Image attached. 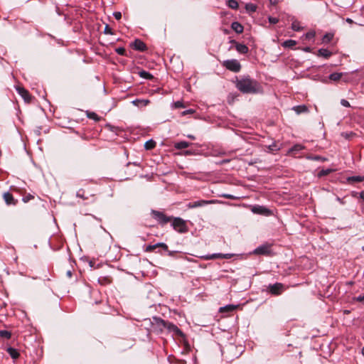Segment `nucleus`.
<instances>
[{"label": "nucleus", "mask_w": 364, "mask_h": 364, "mask_svg": "<svg viewBox=\"0 0 364 364\" xmlns=\"http://www.w3.org/2000/svg\"><path fill=\"white\" fill-rule=\"evenodd\" d=\"M347 181L348 183L362 182L364 181V176H350L347 178Z\"/></svg>", "instance_id": "obj_24"}, {"label": "nucleus", "mask_w": 364, "mask_h": 364, "mask_svg": "<svg viewBox=\"0 0 364 364\" xmlns=\"http://www.w3.org/2000/svg\"><path fill=\"white\" fill-rule=\"evenodd\" d=\"M132 48L139 51H144L146 49V44L139 39H136L132 43Z\"/></svg>", "instance_id": "obj_15"}, {"label": "nucleus", "mask_w": 364, "mask_h": 364, "mask_svg": "<svg viewBox=\"0 0 364 364\" xmlns=\"http://www.w3.org/2000/svg\"><path fill=\"white\" fill-rule=\"evenodd\" d=\"M303 149H304V146L302 145H301V144H296V145H294L292 147L291 150L294 151H300V150H301Z\"/></svg>", "instance_id": "obj_40"}, {"label": "nucleus", "mask_w": 364, "mask_h": 364, "mask_svg": "<svg viewBox=\"0 0 364 364\" xmlns=\"http://www.w3.org/2000/svg\"><path fill=\"white\" fill-rule=\"evenodd\" d=\"M156 146V142L151 139L145 142L144 147L146 150H151L154 149Z\"/></svg>", "instance_id": "obj_28"}, {"label": "nucleus", "mask_w": 364, "mask_h": 364, "mask_svg": "<svg viewBox=\"0 0 364 364\" xmlns=\"http://www.w3.org/2000/svg\"><path fill=\"white\" fill-rule=\"evenodd\" d=\"M302 50L306 53H310L311 51V48L310 47H304L302 48Z\"/></svg>", "instance_id": "obj_48"}, {"label": "nucleus", "mask_w": 364, "mask_h": 364, "mask_svg": "<svg viewBox=\"0 0 364 364\" xmlns=\"http://www.w3.org/2000/svg\"><path fill=\"white\" fill-rule=\"evenodd\" d=\"M268 291L275 296L282 294L285 290V287L282 283H275L274 284H269L267 287Z\"/></svg>", "instance_id": "obj_5"}, {"label": "nucleus", "mask_w": 364, "mask_h": 364, "mask_svg": "<svg viewBox=\"0 0 364 364\" xmlns=\"http://www.w3.org/2000/svg\"><path fill=\"white\" fill-rule=\"evenodd\" d=\"M235 85L238 90L245 94H256L261 92L262 90L260 84L249 76L237 79Z\"/></svg>", "instance_id": "obj_1"}, {"label": "nucleus", "mask_w": 364, "mask_h": 364, "mask_svg": "<svg viewBox=\"0 0 364 364\" xmlns=\"http://www.w3.org/2000/svg\"><path fill=\"white\" fill-rule=\"evenodd\" d=\"M151 215L161 225H164L172 220V217L166 216L164 213L158 210H152Z\"/></svg>", "instance_id": "obj_3"}, {"label": "nucleus", "mask_w": 364, "mask_h": 364, "mask_svg": "<svg viewBox=\"0 0 364 364\" xmlns=\"http://www.w3.org/2000/svg\"><path fill=\"white\" fill-rule=\"evenodd\" d=\"M292 109L298 114L301 113H306L309 112V108L304 105L295 106Z\"/></svg>", "instance_id": "obj_18"}, {"label": "nucleus", "mask_w": 364, "mask_h": 364, "mask_svg": "<svg viewBox=\"0 0 364 364\" xmlns=\"http://www.w3.org/2000/svg\"><path fill=\"white\" fill-rule=\"evenodd\" d=\"M303 28L301 26H300V23L298 21L295 20L292 22L291 23V29L293 31H299L302 29Z\"/></svg>", "instance_id": "obj_30"}, {"label": "nucleus", "mask_w": 364, "mask_h": 364, "mask_svg": "<svg viewBox=\"0 0 364 364\" xmlns=\"http://www.w3.org/2000/svg\"><path fill=\"white\" fill-rule=\"evenodd\" d=\"M230 159H224V160H222L220 162H219V164H224L230 162Z\"/></svg>", "instance_id": "obj_51"}, {"label": "nucleus", "mask_w": 364, "mask_h": 364, "mask_svg": "<svg viewBox=\"0 0 364 364\" xmlns=\"http://www.w3.org/2000/svg\"><path fill=\"white\" fill-rule=\"evenodd\" d=\"M296 45V41L294 40H287L282 43L284 48H293Z\"/></svg>", "instance_id": "obj_25"}, {"label": "nucleus", "mask_w": 364, "mask_h": 364, "mask_svg": "<svg viewBox=\"0 0 364 364\" xmlns=\"http://www.w3.org/2000/svg\"><path fill=\"white\" fill-rule=\"evenodd\" d=\"M157 248H161L164 251H167L168 252V255L169 256H173V255L174 252L168 251L167 245L164 243V242H159V243H156L155 245H149L146 246L145 251L146 252H152V251L155 250Z\"/></svg>", "instance_id": "obj_6"}, {"label": "nucleus", "mask_w": 364, "mask_h": 364, "mask_svg": "<svg viewBox=\"0 0 364 364\" xmlns=\"http://www.w3.org/2000/svg\"><path fill=\"white\" fill-rule=\"evenodd\" d=\"M315 36V32L314 31H309L305 34L306 39L311 40L314 38Z\"/></svg>", "instance_id": "obj_38"}, {"label": "nucleus", "mask_w": 364, "mask_h": 364, "mask_svg": "<svg viewBox=\"0 0 364 364\" xmlns=\"http://www.w3.org/2000/svg\"><path fill=\"white\" fill-rule=\"evenodd\" d=\"M279 2V0H269V4L271 5H276Z\"/></svg>", "instance_id": "obj_50"}, {"label": "nucleus", "mask_w": 364, "mask_h": 364, "mask_svg": "<svg viewBox=\"0 0 364 364\" xmlns=\"http://www.w3.org/2000/svg\"><path fill=\"white\" fill-rule=\"evenodd\" d=\"M153 321V325L155 326L157 328H159V330L161 332L163 331L164 328H166V326L168 322L159 317H154Z\"/></svg>", "instance_id": "obj_10"}, {"label": "nucleus", "mask_w": 364, "mask_h": 364, "mask_svg": "<svg viewBox=\"0 0 364 364\" xmlns=\"http://www.w3.org/2000/svg\"><path fill=\"white\" fill-rule=\"evenodd\" d=\"M270 252V245L268 244L262 245L253 251V253L257 255H269Z\"/></svg>", "instance_id": "obj_9"}, {"label": "nucleus", "mask_w": 364, "mask_h": 364, "mask_svg": "<svg viewBox=\"0 0 364 364\" xmlns=\"http://www.w3.org/2000/svg\"><path fill=\"white\" fill-rule=\"evenodd\" d=\"M231 28L237 33H242L243 32V26L237 21H234L231 24Z\"/></svg>", "instance_id": "obj_19"}, {"label": "nucleus", "mask_w": 364, "mask_h": 364, "mask_svg": "<svg viewBox=\"0 0 364 364\" xmlns=\"http://www.w3.org/2000/svg\"><path fill=\"white\" fill-rule=\"evenodd\" d=\"M190 144H191L189 142L182 141L176 143L175 148L177 149H186V148L190 146Z\"/></svg>", "instance_id": "obj_23"}, {"label": "nucleus", "mask_w": 364, "mask_h": 364, "mask_svg": "<svg viewBox=\"0 0 364 364\" xmlns=\"http://www.w3.org/2000/svg\"><path fill=\"white\" fill-rule=\"evenodd\" d=\"M269 22L272 24H276L279 22V19L275 17L269 16L268 17Z\"/></svg>", "instance_id": "obj_39"}, {"label": "nucleus", "mask_w": 364, "mask_h": 364, "mask_svg": "<svg viewBox=\"0 0 364 364\" xmlns=\"http://www.w3.org/2000/svg\"><path fill=\"white\" fill-rule=\"evenodd\" d=\"M342 73H333L329 75V79L333 81H338L341 79Z\"/></svg>", "instance_id": "obj_31"}, {"label": "nucleus", "mask_w": 364, "mask_h": 364, "mask_svg": "<svg viewBox=\"0 0 364 364\" xmlns=\"http://www.w3.org/2000/svg\"><path fill=\"white\" fill-rule=\"evenodd\" d=\"M252 211L254 213L263 215H269L271 214V211L267 208L262 205H255L252 208Z\"/></svg>", "instance_id": "obj_11"}, {"label": "nucleus", "mask_w": 364, "mask_h": 364, "mask_svg": "<svg viewBox=\"0 0 364 364\" xmlns=\"http://www.w3.org/2000/svg\"><path fill=\"white\" fill-rule=\"evenodd\" d=\"M234 256L233 254H222L215 253L212 255H207L201 256L200 257L205 260L215 259H230Z\"/></svg>", "instance_id": "obj_7"}, {"label": "nucleus", "mask_w": 364, "mask_h": 364, "mask_svg": "<svg viewBox=\"0 0 364 364\" xmlns=\"http://www.w3.org/2000/svg\"><path fill=\"white\" fill-rule=\"evenodd\" d=\"M341 104L346 107H349L350 106L349 102L344 99L341 100Z\"/></svg>", "instance_id": "obj_42"}, {"label": "nucleus", "mask_w": 364, "mask_h": 364, "mask_svg": "<svg viewBox=\"0 0 364 364\" xmlns=\"http://www.w3.org/2000/svg\"><path fill=\"white\" fill-rule=\"evenodd\" d=\"M223 65L228 70L234 73H238L241 70V65L237 60H227L223 63Z\"/></svg>", "instance_id": "obj_4"}, {"label": "nucleus", "mask_w": 364, "mask_h": 364, "mask_svg": "<svg viewBox=\"0 0 364 364\" xmlns=\"http://www.w3.org/2000/svg\"><path fill=\"white\" fill-rule=\"evenodd\" d=\"M66 274L68 277H71L72 272L70 270H68Z\"/></svg>", "instance_id": "obj_53"}, {"label": "nucleus", "mask_w": 364, "mask_h": 364, "mask_svg": "<svg viewBox=\"0 0 364 364\" xmlns=\"http://www.w3.org/2000/svg\"><path fill=\"white\" fill-rule=\"evenodd\" d=\"M363 250H364V247H363Z\"/></svg>", "instance_id": "obj_57"}, {"label": "nucleus", "mask_w": 364, "mask_h": 364, "mask_svg": "<svg viewBox=\"0 0 364 364\" xmlns=\"http://www.w3.org/2000/svg\"><path fill=\"white\" fill-rule=\"evenodd\" d=\"M16 90L26 102H30L31 100V95L28 90L22 87H17Z\"/></svg>", "instance_id": "obj_13"}, {"label": "nucleus", "mask_w": 364, "mask_h": 364, "mask_svg": "<svg viewBox=\"0 0 364 364\" xmlns=\"http://www.w3.org/2000/svg\"><path fill=\"white\" fill-rule=\"evenodd\" d=\"M86 116L87 118L93 119L95 122H99L100 120V117L94 112L86 111Z\"/></svg>", "instance_id": "obj_22"}, {"label": "nucleus", "mask_w": 364, "mask_h": 364, "mask_svg": "<svg viewBox=\"0 0 364 364\" xmlns=\"http://www.w3.org/2000/svg\"><path fill=\"white\" fill-rule=\"evenodd\" d=\"M230 43L234 44L237 51L241 54H246L249 50L248 47L246 45L237 43L235 40H230Z\"/></svg>", "instance_id": "obj_12"}, {"label": "nucleus", "mask_w": 364, "mask_h": 364, "mask_svg": "<svg viewBox=\"0 0 364 364\" xmlns=\"http://www.w3.org/2000/svg\"><path fill=\"white\" fill-rule=\"evenodd\" d=\"M223 196L225 198H227V199H232V198H234V197L232 195H230V194H224Z\"/></svg>", "instance_id": "obj_49"}, {"label": "nucleus", "mask_w": 364, "mask_h": 364, "mask_svg": "<svg viewBox=\"0 0 364 364\" xmlns=\"http://www.w3.org/2000/svg\"><path fill=\"white\" fill-rule=\"evenodd\" d=\"M228 5L230 8L232 9H237L238 8V3L235 0H229L228 2Z\"/></svg>", "instance_id": "obj_34"}, {"label": "nucleus", "mask_w": 364, "mask_h": 364, "mask_svg": "<svg viewBox=\"0 0 364 364\" xmlns=\"http://www.w3.org/2000/svg\"><path fill=\"white\" fill-rule=\"evenodd\" d=\"M346 21L350 23H353V20L349 18H346Z\"/></svg>", "instance_id": "obj_54"}, {"label": "nucleus", "mask_w": 364, "mask_h": 364, "mask_svg": "<svg viewBox=\"0 0 364 364\" xmlns=\"http://www.w3.org/2000/svg\"><path fill=\"white\" fill-rule=\"evenodd\" d=\"M113 16L117 20H120L122 18V14L119 11L114 12Z\"/></svg>", "instance_id": "obj_44"}, {"label": "nucleus", "mask_w": 364, "mask_h": 364, "mask_svg": "<svg viewBox=\"0 0 364 364\" xmlns=\"http://www.w3.org/2000/svg\"><path fill=\"white\" fill-rule=\"evenodd\" d=\"M360 197L363 200H364V191H361V192L360 193Z\"/></svg>", "instance_id": "obj_52"}, {"label": "nucleus", "mask_w": 364, "mask_h": 364, "mask_svg": "<svg viewBox=\"0 0 364 364\" xmlns=\"http://www.w3.org/2000/svg\"><path fill=\"white\" fill-rule=\"evenodd\" d=\"M333 38V34L331 33H326L322 38V42L323 43H328L331 41Z\"/></svg>", "instance_id": "obj_27"}, {"label": "nucleus", "mask_w": 364, "mask_h": 364, "mask_svg": "<svg viewBox=\"0 0 364 364\" xmlns=\"http://www.w3.org/2000/svg\"><path fill=\"white\" fill-rule=\"evenodd\" d=\"M76 196L83 200H87L89 198V196L85 194V191L83 189H80L77 191L76 193Z\"/></svg>", "instance_id": "obj_26"}, {"label": "nucleus", "mask_w": 364, "mask_h": 364, "mask_svg": "<svg viewBox=\"0 0 364 364\" xmlns=\"http://www.w3.org/2000/svg\"><path fill=\"white\" fill-rule=\"evenodd\" d=\"M362 353L364 355V347L362 348Z\"/></svg>", "instance_id": "obj_56"}, {"label": "nucleus", "mask_w": 364, "mask_h": 364, "mask_svg": "<svg viewBox=\"0 0 364 364\" xmlns=\"http://www.w3.org/2000/svg\"><path fill=\"white\" fill-rule=\"evenodd\" d=\"M166 329H167V331L169 333H172L173 336H178L181 338L185 337V335L182 332V331L180 328H178V327L177 326H176L175 324H173L171 322H168Z\"/></svg>", "instance_id": "obj_8"}, {"label": "nucleus", "mask_w": 364, "mask_h": 364, "mask_svg": "<svg viewBox=\"0 0 364 364\" xmlns=\"http://www.w3.org/2000/svg\"><path fill=\"white\" fill-rule=\"evenodd\" d=\"M171 222L173 228L176 231L180 233H186L188 231V228L187 226L186 222L183 219L181 218L172 217V220Z\"/></svg>", "instance_id": "obj_2"}, {"label": "nucleus", "mask_w": 364, "mask_h": 364, "mask_svg": "<svg viewBox=\"0 0 364 364\" xmlns=\"http://www.w3.org/2000/svg\"><path fill=\"white\" fill-rule=\"evenodd\" d=\"M140 76L145 78V79H152L153 78V75L151 74H150L149 73L146 72V71H141L140 72Z\"/></svg>", "instance_id": "obj_35"}, {"label": "nucleus", "mask_w": 364, "mask_h": 364, "mask_svg": "<svg viewBox=\"0 0 364 364\" xmlns=\"http://www.w3.org/2000/svg\"><path fill=\"white\" fill-rule=\"evenodd\" d=\"M0 337L4 338L6 339H9L11 337V333L10 331H8L6 330H1L0 331Z\"/></svg>", "instance_id": "obj_33"}, {"label": "nucleus", "mask_w": 364, "mask_h": 364, "mask_svg": "<svg viewBox=\"0 0 364 364\" xmlns=\"http://www.w3.org/2000/svg\"><path fill=\"white\" fill-rule=\"evenodd\" d=\"M237 306L232 304L226 305L225 306L220 308V312H223L225 311H232L237 309Z\"/></svg>", "instance_id": "obj_29"}, {"label": "nucleus", "mask_w": 364, "mask_h": 364, "mask_svg": "<svg viewBox=\"0 0 364 364\" xmlns=\"http://www.w3.org/2000/svg\"><path fill=\"white\" fill-rule=\"evenodd\" d=\"M211 203H214V200H197V201H194L192 203H189L187 205V207L188 208H195L200 207V206L208 205V204H211Z\"/></svg>", "instance_id": "obj_14"}, {"label": "nucleus", "mask_w": 364, "mask_h": 364, "mask_svg": "<svg viewBox=\"0 0 364 364\" xmlns=\"http://www.w3.org/2000/svg\"><path fill=\"white\" fill-rule=\"evenodd\" d=\"M193 112H194V111L193 109H187V110L183 111L182 112V115H186V114H192Z\"/></svg>", "instance_id": "obj_46"}, {"label": "nucleus", "mask_w": 364, "mask_h": 364, "mask_svg": "<svg viewBox=\"0 0 364 364\" xmlns=\"http://www.w3.org/2000/svg\"><path fill=\"white\" fill-rule=\"evenodd\" d=\"M104 33L105 34H113L112 28L108 25L105 27Z\"/></svg>", "instance_id": "obj_41"}, {"label": "nucleus", "mask_w": 364, "mask_h": 364, "mask_svg": "<svg viewBox=\"0 0 364 364\" xmlns=\"http://www.w3.org/2000/svg\"><path fill=\"white\" fill-rule=\"evenodd\" d=\"M332 55V53L327 49L320 48L317 52V55L319 57H323L328 58Z\"/></svg>", "instance_id": "obj_20"}, {"label": "nucleus", "mask_w": 364, "mask_h": 364, "mask_svg": "<svg viewBox=\"0 0 364 364\" xmlns=\"http://www.w3.org/2000/svg\"><path fill=\"white\" fill-rule=\"evenodd\" d=\"M332 171H333V169H331V168L322 169L318 173V176L321 178V177L327 176L329 173H331Z\"/></svg>", "instance_id": "obj_32"}, {"label": "nucleus", "mask_w": 364, "mask_h": 364, "mask_svg": "<svg viewBox=\"0 0 364 364\" xmlns=\"http://www.w3.org/2000/svg\"><path fill=\"white\" fill-rule=\"evenodd\" d=\"M3 198L5 200V203L9 205H16V200L14 199L12 194L10 193L9 192L4 193L3 195Z\"/></svg>", "instance_id": "obj_16"}, {"label": "nucleus", "mask_w": 364, "mask_h": 364, "mask_svg": "<svg viewBox=\"0 0 364 364\" xmlns=\"http://www.w3.org/2000/svg\"><path fill=\"white\" fill-rule=\"evenodd\" d=\"M117 54L120 55H124L126 54V50L123 47H119L115 49Z\"/></svg>", "instance_id": "obj_37"}, {"label": "nucleus", "mask_w": 364, "mask_h": 364, "mask_svg": "<svg viewBox=\"0 0 364 364\" xmlns=\"http://www.w3.org/2000/svg\"><path fill=\"white\" fill-rule=\"evenodd\" d=\"M245 9L249 11L255 12L257 9V6L253 4H247L245 6Z\"/></svg>", "instance_id": "obj_36"}, {"label": "nucleus", "mask_w": 364, "mask_h": 364, "mask_svg": "<svg viewBox=\"0 0 364 364\" xmlns=\"http://www.w3.org/2000/svg\"><path fill=\"white\" fill-rule=\"evenodd\" d=\"M309 159H313V160H316V161H318V160H321V161H326V159H325V158H323V157H321V156H314V157H312V158L309 157Z\"/></svg>", "instance_id": "obj_45"}, {"label": "nucleus", "mask_w": 364, "mask_h": 364, "mask_svg": "<svg viewBox=\"0 0 364 364\" xmlns=\"http://www.w3.org/2000/svg\"><path fill=\"white\" fill-rule=\"evenodd\" d=\"M356 301L364 303V295L363 296H358V297H356Z\"/></svg>", "instance_id": "obj_47"}, {"label": "nucleus", "mask_w": 364, "mask_h": 364, "mask_svg": "<svg viewBox=\"0 0 364 364\" xmlns=\"http://www.w3.org/2000/svg\"><path fill=\"white\" fill-rule=\"evenodd\" d=\"M183 104L182 102L181 101H177L176 102H174V107L175 108H181V107H183Z\"/></svg>", "instance_id": "obj_43"}, {"label": "nucleus", "mask_w": 364, "mask_h": 364, "mask_svg": "<svg viewBox=\"0 0 364 364\" xmlns=\"http://www.w3.org/2000/svg\"><path fill=\"white\" fill-rule=\"evenodd\" d=\"M188 137L191 139H195V136L193 135H188Z\"/></svg>", "instance_id": "obj_55"}, {"label": "nucleus", "mask_w": 364, "mask_h": 364, "mask_svg": "<svg viewBox=\"0 0 364 364\" xmlns=\"http://www.w3.org/2000/svg\"><path fill=\"white\" fill-rule=\"evenodd\" d=\"M6 351L9 354V355L14 360L17 359L20 355L18 351L12 347L8 348Z\"/></svg>", "instance_id": "obj_21"}, {"label": "nucleus", "mask_w": 364, "mask_h": 364, "mask_svg": "<svg viewBox=\"0 0 364 364\" xmlns=\"http://www.w3.org/2000/svg\"><path fill=\"white\" fill-rule=\"evenodd\" d=\"M150 103V101L149 100H144V99H136L132 101V104L136 107H142L148 105Z\"/></svg>", "instance_id": "obj_17"}]
</instances>
